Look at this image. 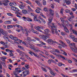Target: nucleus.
Instances as JSON below:
<instances>
[{
    "label": "nucleus",
    "mask_w": 77,
    "mask_h": 77,
    "mask_svg": "<svg viewBox=\"0 0 77 77\" xmlns=\"http://www.w3.org/2000/svg\"><path fill=\"white\" fill-rule=\"evenodd\" d=\"M49 12H50V14L51 15V17H50L48 19L49 23H48V26L49 27H50V23L52 22L53 19V15H54V12L53 10H52L50 8L49 9Z\"/></svg>",
    "instance_id": "1"
},
{
    "label": "nucleus",
    "mask_w": 77,
    "mask_h": 77,
    "mask_svg": "<svg viewBox=\"0 0 77 77\" xmlns=\"http://www.w3.org/2000/svg\"><path fill=\"white\" fill-rule=\"evenodd\" d=\"M60 20L62 22V23H61V24L62 26L64 28V30L66 32V33H69V30L68 29H67V27H66V25L65 24V21L64 20V19L62 17H61L60 18Z\"/></svg>",
    "instance_id": "2"
},
{
    "label": "nucleus",
    "mask_w": 77,
    "mask_h": 77,
    "mask_svg": "<svg viewBox=\"0 0 77 77\" xmlns=\"http://www.w3.org/2000/svg\"><path fill=\"white\" fill-rule=\"evenodd\" d=\"M29 51L30 52H29V53L31 56H32V54H33V55H34L35 57H37V58H39L40 56H39V55L38 54H35V53L32 52L31 50H29Z\"/></svg>",
    "instance_id": "3"
},
{
    "label": "nucleus",
    "mask_w": 77,
    "mask_h": 77,
    "mask_svg": "<svg viewBox=\"0 0 77 77\" xmlns=\"http://www.w3.org/2000/svg\"><path fill=\"white\" fill-rule=\"evenodd\" d=\"M69 47H70L71 50V48H73L74 50H75V47H77L75 46V44L74 43H71L69 45Z\"/></svg>",
    "instance_id": "4"
},
{
    "label": "nucleus",
    "mask_w": 77,
    "mask_h": 77,
    "mask_svg": "<svg viewBox=\"0 0 77 77\" xmlns=\"http://www.w3.org/2000/svg\"><path fill=\"white\" fill-rule=\"evenodd\" d=\"M48 68L50 72L51 75H53V76H56V75H57V74L56 73H54V72H53V70H52V69H51V68L50 67H48Z\"/></svg>",
    "instance_id": "5"
},
{
    "label": "nucleus",
    "mask_w": 77,
    "mask_h": 77,
    "mask_svg": "<svg viewBox=\"0 0 77 77\" xmlns=\"http://www.w3.org/2000/svg\"><path fill=\"white\" fill-rule=\"evenodd\" d=\"M38 37L41 39H44V40H47V38L45 37V35L42 34H41L38 35Z\"/></svg>",
    "instance_id": "6"
},
{
    "label": "nucleus",
    "mask_w": 77,
    "mask_h": 77,
    "mask_svg": "<svg viewBox=\"0 0 77 77\" xmlns=\"http://www.w3.org/2000/svg\"><path fill=\"white\" fill-rule=\"evenodd\" d=\"M30 48L31 49H32V50H33L35 51V52H36V53H38V52H39V49L37 48H33L32 47H31Z\"/></svg>",
    "instance_id": "7"
},
{
    "label": "nucleus",
    "mask_w": 77,
    "mask_h": 77,
    "mask_svg": "<svg viewBox=\"0 0 77 77\" xmlns=\"http://www.w3.org/2000/svg\"><path fill=\"white\" fill-rule=\"evenodd\" d=\"M47 42L49 44H52V43H54V41L52 40L51 39H49L47 41Z\"/></svg>",
    "instance_id": "8"
},
{
    "label": "nucleus",
    "mask_w": 77,
    "mask_h": 77,
    "mask_svg": "<svg viewBox=\"0 0 77 77\" xmlns=\"http://www.w3.org/2000/svg\"><path fill=\"white\" fill-rule=\"evenodd\" d=\"M11 9H12V10H13V11H17V12H19L20 11V10L18 8L14 7V6H12L11 7Z\"/></svg>",
    "instance_id": "9"
},
{
    "label": "nucleus",
    "mask_w": 77,
    "mask_h": 77,
    "mask_svg": "<svg viewBox=\"0 0 77 77\" xmlns=\"http://www.w3.org/2000/svg\"><path fill=\"white\" fill-rule=\"evenodd\" d=\"M26 41H29V42H31V41H33V42H35V41L34 39L31 38L29 37H27L26 38Z\"/></svg>",
    "instance_id": "10"
},
{
    "label": "nucleus",
    "mask_w": 77,
    "mask_h": 77,
    "mask_svg": "<svg viewBox=\"0 0 77 77\" xmlns=\"http://www.w3.org/2000/svg\"><path fill=\"white\" fill-rule=\"evenodd\" d=\"M3 38L5 40V41H8V42H10L11 43H12L13 42H12V41L9 40V38L6 36H3Z\"/></svg>",
    "instance_id": "11"
},
{
    "label": "nucleus",
    "mask_w": 77,
    "mask_h": 77,
    "mask_svg": "<svg viewBox=\"0 0 77 77\" xmlns=\"http://www.w3.org/2000/svg\"><path fill=\"white\" fill-rule=\"evenodd\" d=\"M51 31H52V33H53V34H54V31H57V29L55 28L54 29H53V27L52 26H51Z\"/></svg>",
    "instance_id": "12"
},
{
    "label": "nucleus",
    "mask_w": 77,
    "mask_h": 77,
    "mask_svg": "<svg viewBox=\"0 0 77 77\" xmlns=\"http://www.w3.org/2000/svg\"><path fill=\"white\" fill-rule=\"evenodd\" d=\"M3 1L4 2H6L3 3V5L4 6H8V2H9V1L8 0H3Z\"/></svg>",
    "instance_id": "13"
},
{
    "label": "nucleus",
    "mask_w": 77,
    "mask_h": 77,
    "mask_svg": "<svg viewBox=\"0 0 77 77\" xmlns=\"http://www.w3.org/2000/svg\"><path fill=\"white\" fill-rule=\"evenodd\" d=\"M26 3H27V4H29V5L31 7H32L33 8H34V6L33 5V4H32V3L30 2V1H26Z\"/></svg>",
    "instance_id": "14"
},
{
    "label": "nucleus",
    "mask_w": 77,
    "mask_h": 77,
    "mask_svg": "<svg viewBox=\"0 0 77 77\" xmlns=\"http://www.w3.org/2000/svg\"><path fill=\"white\" fill-rule=\"evenodd\" d=\"M29 72L28 71H25L22 73V74H23V75H24V76H25V75H26L27 74H29Z\"/></svg>",
    "instance_id": "15"
},
{
    "label": "nucleus",
    "mask_w": 77,
    "mask_h": 77,
    "mask_svg": "<svg viewBox=\"0 0 77 77\" xmlns=\"http://www.w3.org/2000/svg\"><path fill=\"white\" fill-rule=\"evenodd\" d=\"M40 2L38 1L35 0V3L38 5L40 7H42V5Z\"/></svg>",
    "instance_id": "16"
},
{
    "label": "nucleus",
    "mask_w": 77,
    "mask_h": 77,
    "mask_svg": "<svg viewBox=\"0 0 77 77\" xmlns=\"http://www.w3.org/2000/svg\"><path fill=\"white\" fill-rule=\"evenodd\" d=\"M25 7V6H24V5L23 4H21L19 6V7L21 9H24Z\"/></svg>",
    "instance_id": "17"
},
{
    "label": "nucleus",
    "mask_w": 77,
    "mask_h": 77,
    "mask_svg": "<svg viewBox=\"0 0 77 77\" xmlns=\"http://www.w3.org/2000/svg\"><path fill=\"white\" fill-rule=\"evenodd\" d=\"M4 23L5 24H11V21H7L4 22Z\"/></svg>",
    "instance_id": "18"
},
{
    "label": "nucleus",
    "mask_w": 77,
    "mask_h": 77,
    "mask_svg": "<svg viewBox=\"0 0 77 77\" xmlns=\"http://www.w3.org/2000/svg\"><path fill=\"white\" fill-rule=\"evenodd\" d=\"M71 50L73 52H75V53H77V48L75 47V49L71 48Z\"/></svg>",
    "instance_id": "19"
},
{
    "label": "nucleus",
    "mask_w": 77,
    "mask_h": 77,
    "mask_svg": "<svg viewBox=\"0 0 77 77\" xmlns=\"http://www.w3.org/2000/svg\"><path fill=\"white\" fill-rule=\"evenodd\" d=\"M15 70L16 72H19V73H20V72H22V71H23V70H20L18 71V68H16L15 69Z\"/></svg>",
    "instance_id": "20"
},
{
    "label": "nucleus",
    "mask_w": 77,
    "mask_h": 77,
    "mask_svg": "<svg viewBox=\"0 0 77 77\" xmlns=\"http://www.w3.org/2000/svg\"><path fill=\"white\" fill-rule=\"evenodd\" d=\"M31 31L33 33H35V34H39V33L38 31H35L32 29H31Z\"/></svg>",
    "instance_id": "21"
},
{
    "label": "nucleus",
    "mask_w": 77,
    "mask_h": 77,
    "mask_svg": "<svg viewBox=\"0 0 77 77\" xmlns=\"http://www.w3.org/2000/svg\"><path fill=\"white\" fill-rule=\"evenodd\" d=\"M57 57H61V58L63 59H64V60H65V57L59 54H58V55H57Z\"/></svg>",
    "instance_id": "22"
},
{
    "label": "nucleus",
    "mask_w": 77,
    "mask_h": 77,
    "mask_svg": "<svg viewBox=\"0 0 77 77\" xmlns=\"http://www.w3.org/2000/svg\"><path fill=\"white\" fill-rule=\"evenodd\" d=\"M22 13L23 14H27V11L26 10L23 9L22 10Z\"/></svg>",
    "instance_id": "23"
},
{
    "label": "nucleus",
    "mask_w": 77,
    "mask_h": 77,
    "mask_svg": "<svg viewBox=\"0 0 77 77\" xmlns=\"http://www.w3.org/2000/svg\"><path fill=\"white\" fill-rule=\"evenodd\" d=\"M2 34L4 35V36H7V34H8V32H7L5 31H4Z\"/></svg>",
    "instance_id": "24"
},
{
    "label": "nucleus",
    "mask_w": 77,
    "mask_h": 77,
    "mask_svg": "<svg viewBox=\"0 0 77 77\" xmlns=\"http://www.w3.org/2000/svg\"><path fill=\"white\" fill-rule=\"evenodd\" d=\"M19 54L20 56H23L24 55H25V54H26V53L21 51V52Z\"/></svg>",
    "instance_id": "25"
},
{
    "label": "nucleus",
    "mask_w": 77,
    "mask_h": 77,
    "mask_svg": "<svg viewBox=\"0 0 77 77\" xmlns=\"http://www.w3.org/2000/svg\"><path fill=\"white\" fill-rule=\"evenodd\" d=\"M65 23L66 26L67 27H69L70 26V24H69V23L68 21L67 20H66L65 21Z\"/></svg>",
    "instance_id": "26"
},
{
    "label": "nucleus",
    "mask_w": 77,
    "mask_h": 77,
    "mask_svg": "<svg viewBox=\"0 0 77 77\" xmlns=\"http://www.w3.org/2000/svg\"><path fill=\"white\" fill-rule=\"evenodd\" d=\"M11 28H13V26L12 25H9L7 26V29H10Z\"/></svg>",
    "instance_id": "27"
},
{
    "label": "nucleus",
    "mask_w": 77,
    "mask_h": 77,
    "mask_svg": "<svg viewBox=\"0 0 77 77\" xmlns=\"http://www.w3.org/2000/svg\"><path fill=\"white\" fill-rule=\"evenodd\" d=\"M34 21H38V22H39L40 23H41V21H40L39 20H37V19L36 18V17H35L34 18Z\"/></svg>",
    "instance_id": "28"
},
{
    "label": "nucleus",
    "mask_w": 77,
    "mask_h": 77,
    "mask_svg": "<svg viewBox=\"0 0 77 77\" xmlns=\"http://www.w3.org/2000/svg\"><path fill=\"white\" fill-rule=\"evenodd\" d=\"M64 10L63 9V8H62L60 10V13L62 15V16H63L64 15V14H63V10Z\"/></svg>",
    "instance_id": "29"
},
{
    "label": "nucleus",
    "mask_w": 77,
    "mask_h": 77,
    "mask_svg": "<svg viewBox=\"0 0 77 77\" xmlns=\"http://www.w3.org/2000/svg\"><path fill=\"white\" fill-rule=\"evenodd\" d=\"M28 9L29 11L30 12H33V10L31 8L30 6H27Z\"/></svg>",
    "instance_id": "30"
},
{
    "label": "nucleus",
    "mask_w": 77,
    "mask_h": 77,
    "mask_svg": "<svg viewBox=\"0 0 77 77\" xmlns=\"http://www.w3.org/2000/svg\"><path fill=\"white\" fill-rule=\"evenodd\" d=\"M25 57H26V58H27V59H28L29 60H30V61H33V60H32V58H30V57H28V56H27V55H25Z\"/></svg>",
    "instance_id": "31"
},
{
    "label": "nucleus",
    "mask_w": 77,
    "mask_h": 77,
    "mask_svg": "<svg viewBox=\"0 0 77 77\" xmlns=\"http://www.w3.org/2000/svg\"><path fill=\"white\" fill-rule=\"evenodd\" d=\"M27 43L28 44H29L30 46H29V48H30V47H33V45L31 44V43L30 42H27Z\"/></svg>",
    "instance_id": "32"
},
{
    "label": "nucleus",
    "mask_w": 77,
    "mask_h": 77,
    "mask_svg": "<svg viewBox=\"0 0 77 77\" xmlns=\"http://www.w3.org/2000/svg\"><path fill=\"white\" fill-rule=\"evenodd\" d=\"M26 20L27 21H29V22H31V21H32V20L31 18L29 17H26Z\"/></svg>",
    "instance_id": "33"
},
{
    "label": "nucleus",
    "mask_w": 77,
    "mask_h": 77,
    "mask_svg": "<svg viewBox=\"0 0 77 77\" xmlns=\"http://www.w3.org/2000/svg\"><path fill=\"white\" fill-rule=\"evenodd\" d=\"M50 52L51 53H52V54H53L54 55V56H57L58 54H56L54 53V51H50Z\"/></svg>",
    "instance_id": "34"
},
{
    "label": "nucleus",
    "mask_w": 77,
    "mask_h": 77,
    "mask_svg": "<svg viewBox=\"0 0 77 77\" xmlns=\"http://www.w3.org/2000/svg\"><path fill=\"white\" fill-rule=\"evenodd\" d=\"M43 27L42 26H37V27L36 26H34V28L36 30V28L37 29H41V28H42Z\"/></svg>",
    "instance_id": "35"
},
{
    "label": "nucleus",
    "mask_w": 77,
    "mask_h": 77,
    "mask_svg": "<svg viewBox=\"0 0 77 77\" xmlns=\"http://www.w3.org/2000/svg\"><path fill=\"white\" fill-rule=\"evenodd\" d=\"M1 59L2 60L3 62H5V60L6 59V58L5 57H1Z\"/></svg>",
    "instance_id": "36"
},
{
    "label": "nucleus",
    "mask_w": 77,
    "mask_h": 77,
    "mask_svg": "<svg viewBox=\"0 0 77 77\" xmlns=\"http://www.w3.org/2000/svg\"><path fill=\"white\" fill-rule=\"evenodd\" d=\"M72 32L76 36H77V32L74 29L72 30Z\"/></svg>",
    "instance_id": "37"
},
{
    "label": "nucleus",
    "mask_w": 77,
    "mask_h": 77,
    "mask_svg": "<svg viewBox=\"0 0 77 77\" xmlns=\"http://www.w3.org/2000/svg\"><path fill=\"white\" fill-rule=\"evenodd\" d=\"M71 0H67V2H66V4L67 5H70L71 4V2H70Z\"/></svg>",
    "instance_id": "38"
},
{
    "label": "nucleus",
    "mask_w": 77,
    "mask_h": 77,
    "mask_svg": "<svg viewBox=\"0 0 77 77\" xmlns=\"http://www.w3.org/2000/svg\"><path fill=\"white\" fill-rule=\"evenodd\" d=\"M69 38H71V39H74V38H75V37L73 35H69Z\"/></svg>",
    "instance_id": "39"
},
{
    "label": "nucleus",
    "mask_w": 77,
    "mask_h": 77,
    "mask_svg": "<svg viewBox=\"0 0 77 77\" xmlns=\"http://www.w3.org/2000/svg\"><path fill=\"white\" fill-rule=\"evenodd\" d=\"M35 45L36 46H37V47H43V46L42 45L39 44H36Z\"/></svg>",
    "instance_id": "40"
},
{
    "label": "nucleus",
    "mask_w": 77,
    "mask_h": 77,
    "mask_svg": "<svg viewBox=\"0 0 77 77\" xmlns=\"http://www.w3.org/2000/svg\"><path fill=\"white\" fill-rule=\"evenodd\" d=\"M0 43L1 44H2L3 45H5V44H6V45H7L8 44V43L7 42H6L5 43H4V42L1 41L0 42Z\"/></svg>",
    "instance_id": "41"
},
{
    "label": "nucleus",
    "mask_w": 77,
    "mask_h": 77,
    "mask_svg": "<svg viewBox=\"0 0 77 77\" xmlns=\"http://www.w3.org/2000/svg\"><path fill=\"white\" fill-rule=\"evenodd\" d=\"M26 33H25V35L26 36H29V31L28 30H26Z\"/></svg>",
    "instance_id": "42"
},
{
    "label": "nucleus",
    "mask_w": 77,
    "mask_h": 77,
    "mask_svg": "<svg viewBox=\"0 0 77 77\" xmlns=\"http://www.w3.org/2000/svg\"><path fill=\"white\" fill-rule=\"evenodd\" d=\"M44 31L45 32V33H49L50 32V30L48 29L45 30Z\"/></svg>",
    "instance_id": "43"
},
{
    "label": "nucleus",
    "mask_w": 77,
    "mask_h": 77,
    "mask_svg": "<svg viewBox=\"0 0 77 77\" xmlns=\"http://www.w3.org/2000/svg\"><path fill=\"white\" fill-rule=\"evenodd\" d=\"M43 4V5H46L47 2L45 0H42Z\"/></svg>",
    "instance_id": "44"
},
{
    "label": "nucleus",
    "mask_w": 77,
    "mask_h": 77,
    "mask_svg": "<svg viewBox=\"0 0 77 77\" xmlns=\"http://www.w3.org/2000/svg\"><path fill=\"white\" fill-rule=\"evenodd\" d=\"M52 25L54 28H56V27H57V25H56L55 23H52Z\"/></svg>",
    "instance_id": "45"
},
{
    "label": "nucleus",
    "mask_w": 77,
    "mask_h": 77,
    "mask_svg": "<svg viewBox=\"0 0 77 77\" xmlns=\"http://www.w3.org/2000/svg\"><path fill=\"white\" fill-rule=\"evenodd\" d=\"M58 65L59 66H61L62 65H65L62 64V63H58Z\"/></svg>",
    "instance_id": "46"
},
{
    "label": "nucleus",
    "mask_w": 77,
    "mask_h": 77,
    "mask_svg": "<svg viewBox=\"0 0 77 77\" xmlns=\"http://www.w3.org/2000/svg\"><path fill=\"white\" fill-rule=\"evenodd\" d=\"M2 64L3 66L5 67V68H6V67H7L6 66V63H5V62L4 63L2 62Z\"/></svg>",
    "instance_id": "47"
},
{
    "label": "nucleus",
    "mask_w": 77,
    "mask_h": 77,
    "mask_svg": "<svg viewBox=\"0 0 77 77\" xmlns=\"http://www.w3.org/2000/svg\"><path fill=\"white\" fill-rule=\"evenodd\" d=\"M66 45L64 43H63L62 44V47H63V48L66 47Z\"/></svg>",
    "instance_id": "48"
},
{
    "label": "nucleus",
    "mask_w": 77,
    "mask_h": 77,
    "mask_svg": "<svg viewBox=\"0 0 77 77\" xmlns=\"http://www.w3.org/2000/svg\"><path fill=\"white\" fill-rule=\"evenodd\" d=\"M42 68V71H44L45 72H47V70L45 68L42 67V66L41 67Z\"/></svg>",
    "instance_id": "49"
},
{
    "label": "nucleus",
    "mask_w": 77,
    "mask_h": 77,
    "mask_svg": "<svg viewBox=\"0 0 77 77\" xmlns=\"http://www.w3.org/2000/svg\"><path fill=\"white\" fill-rule=\"evenodd\" d=\"M61 54H64L65 56H67V54L66 53V52H65V51H63V53L62 52L61 53Z\"/></svg>",
    "instance_id": "50"
},
{
    "label": "nucleus",
    "mask_w": 77,
    "mask_h": 77,
    "mask_svg": "<svg viewBox=\"0 0 77 77\" xmlns=\"http://www.w3.org/2000/svg\"><path fill=\"white\" fill-rule=\"evenodd\" d=\"M19 39H18V38L16 37H14L13 40H14V41H18Z\"/></svg>",
    "instance_id": "51"
},
{
    "label": "nucleus",
    "mask_w": 77,
    "mask_h": 77,
    "mask_svg": "<svg viewBox=\"0 0 77 77\" xmlns=\"http://www.w3.org/2000/svg\"><path fill=\"white\" fill-rule=\"evenodd\" d=\"M50 35H51L50 34L47 33L46 35H45V36L46 38H50L49 36H50Z\"/></svg>",
    "instance_id": "52"
},
{
    "label": "nucleus",
    "mask_w": 77,
    "mask_h": 77,
    "mask_svg": "<svg viewBox=\"0 0 77 77\" xmlns=\"http://www.w3.org/2000/svg\"><path fill=\"white\" fill-rule=\"evenodd\" d=\"M40 20L42 21L43 23H44V24H45V20H44L43 19H42V18H40Z\"/></svg>",
    "instance_id": "53"
},
{
    "label": "nucleus",
    "mask_w": 77,
    "mask_h": 77,
    "mask_svg": "<svg viewBox=\"0 0 77 77\" xmlns=\"http://www.w3.org/2000/svg\"><path fill=\"white\" fill-rule=\"evenodd\" d=\"M44 51L46 55H49V54H48V51H46L45 50H44Z\"/></svg>",
    "instance_id": "54"
},
{
    "label": "nucleus",
    "mask_w": 77,
    "mask_h": 77,
    "mask_svg": "<svg viewBox=\"0 0 77 77\" xmlns=\"http://www.w3.org/2000/svg\"><path fill=\"white\" fill-rule=\"evenodd\" d=\"M44 48H45V49H46V50H47L48 49H49V48H50L46 46H44Z\"/></svg>",
    "instance_id": "55"
},
{
    "label": "nucleus",
    "mask_w": 77,
    "mask_h": 77,
    "mask_svg": "<svg viewBox=\"0 0 77 77\" xmlns=\"http://www.w3.org/2000/svg\"><path fill=\"white\" fill-rule=\"evenodd\" d=\"M35 11L36 13H37V14H39V13H40V11L38 10V9H36L35 10Z\"/></svg>",
    "instance_id": "56"
},
{
    "label": "nucleus",
    "mask_w": 77,
    "mask_h": 77,
    "mask_svg": "<svg viewBox=\"0 0 77 77\" xmlns=\"http://www.w3.org/2000/svg\"><path fill=\"white\" fill-rule=\"evenodd\" d=\"M51 7L52 9L54 8V4H51Z\"/></svg>",
    "instance_id": "57"
},
{
    "label": "nucleus",
    "mask_w": 77,
    "mask_h": 77,
    "mask_svg": "<svg viewBox=\"0 0 77 77\" xmlns=\"http://www.w3.org/2000/svg\"><path fill=\"white\" fill-rule=\"evenodd\" d=\"M65 12L66 13H69L70 12V10L69 9H67L65 10Z\"/></svg>",
    "instance_id": "58"
},
{
    "label": "nucleus",
    "mask_w": 77,
    "mask_h": 77,
    "mask_svg": "<svg viewBox=\"0 0 77 77\" xmlns=\"http://www.w3.org/2000/svg\"><path fill=\"white\" fill-rule=\"evenodd\" d=\"M66 41L68 44H70L71 43V42L68 39H66Z\"/></svg>",
    "instance_id": "59"
},
{
    "label": "nucleus",
    "mask_w": 77,
    "mask_h": 77,
    "mask_svg": "<svg viewBox=\"0 0 77 77\" xmlns=\"http://www.w3.org/2000/svg\"><path fill=\"white\" fill-rule=\"evenodd\" d=\"M61 35H62V36H65V35H66V33H65V32H62L61 33Z\"/></svg>",
    "instance_id": "60"
},
{
    "label": "nucleus",
    "mask_w": 77,
    "mask_h": 77,
    "mask_svg": "<svg viewBox=\"0 0 77 77\" xmlns=\"http://www.w3.org/2000/svg\"><path fill=\"white\" fill-rule=\"evenodd\" d=\"M55 51L57 53H60V51L58 49H55Z\"/></svg>",
    "instance_id": "61"
},
{
    "label": "nucleus",
    "mask_w": 77,
    "mask_h": 77,
    "mask_svg": "<svg viewBox=\"0 0 77 77\" xmlns=\"http://www.w3.org/2000/svg\"><path fill=\"white\" fill-rule=\"evenodd\" d=\"M48 63L49 64H51V60L49 59L48 60Z\"/></svg>",
    "instance_id": "62"
},
{
    "label": "nucleus",
    "mask_w": 77,
    "mask_h": 77,
    "mask_svg": "<svg viewBox=\"0 0 77 77\" xmlns=\"http://www.w3.org/2000/svg\"><path fill=\"white\" fill-rule=\"evenodd\" d=\"M40 43L42 45H46V44H45V43H44L43 42H42V41H40Z\"/></svg>",
    "instance_id": "63"
},
{
    "label": "nucleus",
    "mask_w": 77,
    "mask_h": 77,
    "mask_svg": "<svg viewBox=\"0 0 77 77\" xmlns=\"http://www.w3.org/2000/svg\"><path fill=\"white\" fill-rule=\"evenodd\" d=\"M73 41L74 42H77V38H75L73 39Z\"/></svg>",
    "instance_id": "64"
}]
</instances>
